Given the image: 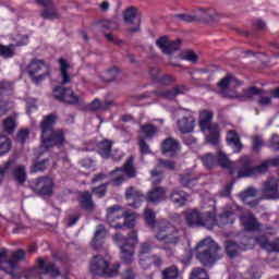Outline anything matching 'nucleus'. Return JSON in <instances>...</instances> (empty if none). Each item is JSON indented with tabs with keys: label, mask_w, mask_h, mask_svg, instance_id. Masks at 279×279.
<instances>
[{
	"label": "nucleus",
	"mask_w": 279,
	"mask_h": 279,
	"mask_svg": "<svg viewBox=\"0 0 279 279\" xmlns=\"http://www.w3.org/2000/svg\"><path fill=\"white\" fill-rule=\"evenodd\" d=\"M3 130L8 134H12L16 130V117L11 116L3 121Z\"/></svg>",
	"instance_id": "43"
},
{
	"label": "nucleus",
	"mask_w": 279,
	"mask_h": 279,
	"mask_svg": "<svg viewBox=\"0 0 279 279\" xmlns=\"http://www.w3.org/2000/svg\"><path fill=\"white\" fill-rule=\"evenodd\" d=\"M147 202L150 204H158L167 199V190L165 187H155L147 195Z\"/></svg>",
	"instance_id": "29"
},
{
	"label": "nucleus",
	"mask_w": 279,
	"mask_h": 279,
	"mask_svg": "<svg viewBox=\"0 0 279 279\" xmlns=\"http://www.w3.org/2000/svg\"><path fill=\"white\" fill-rule=\"evenodd\" d=\"M240 221L246 232H263L264 234H274L271 229H263V225L258 222L256 217L247 213L240 217Z\"/></svg>",
	"instance_id": "13"
},
{
	"label": "nucleus",
	"mask_w": 279,
	"mask_h": 279,
	"mask_svg": "<svg viewBox=\"0 0 279 279\" xmlns=\"http://www.w3.org/2000/svg\"><path fill=\"white\" fill-rule=\"evenodd\" d=\"M158 133V129L151 124L142 125L140 128V138H154Z\"/></svg>",
	"instance_id": "37"
},
{
	"label": "nucleus",
	"mask_w": 279,
	"mask_h": 279,
	"mask_svg": "<svg viewBox=\"0 0 279 279\" xmlns=\"http://www.w3.org/2000/svg\"><path fill=\"white\" fill-rule=\"evenodd\" d=\"M109 265L110 257L108 255H96L92 258L89 269L95 276H117V274H119V268L121 267V265L116 264L112 268H109Z\"/></svg>",
	"instance_id": "8"
},
{
	"label": "nucleus",
	"mask_w": 279,
	"mask_h": 279,
	"mask_svg": "<svg viewBox=\"0 0 279 279\" xmlns=\"http://www.w3.org/2000/svg\"><path fill=\"white\" fill-rule=\"evenodd\" d=\"M247 239H244L241 244H236L234 241H227L225 243L226 252L230 258H234L239 254V252H245L246 250H252L254 247V243H256L255 240H250V244H246L245 242Z\"/></svg>",
	"instance_id": "16"
},
{
	"label": "nucleus",
	"mask_w": 279,
	"mask_h": 279,
	"mask_svg": "<svg viewBox=\"0 0 279 279\" xmlns=\"http://www.w3.org/2000/svg\"><path fill=\"white\" fill-rule=\"evenodd\" d=\"M113 241L120 247L121 258L126 264L134 260V245L138 243V233L131 231L129 238H123L121 233L113 235Z\"/></svg>",
	"instance_id": "5"
},
{
	"label": "nucleus",
	"mask_w": 279,
	"mask_h": 279,
	"mask_svg": "<svg viewBox=\"0 0 279 279\" xmlns=\"http://www.w3.org/2000/svg\"><path fill=\"white\" fill-rule=\"evenodd\" d=\"M102 29L114 32V29H119V24H117L114 21H106L102 23Z\"/></svg>",
	"instance_id": "59"
},
{
	"label": "nucleus",
	"mask_w": 279,
	"mask_h": 279,
	"mask_svg": "<svg viewBox=\"0 0 279 279\" xmlns=\"http://www.w3.org/2000/svg\"><path fill=\"white\" fill-rule=\"evenodd\" d=\"M112 106V101L107 100V101H99V99H95L90 105H89V110H108Z\"/></svg>",
	"instance_id": "44"
},
{
	"label": "nucleus",
	"mask_w": 279,
	"mask_h": 279,
	"mask_svg": "<svg viewBox=\"0 0 279 279\" xmlns=\"http://www.w3.org/2000/svg\"><path fill=\"white\" fill-rule=\"evenodd\" d=\"M197 180H199V178H197V175L193 174V172L190 173H185L183 174L179 182L182 186H185L187 189H193V186H195V184H197Z\"/></svg>",
	"instance_id": "34"
},
{
	"label": "nucleus",
	"mask_w": 279,
	"mask_h": 279,
	"mask_svg": "<svg viewBox=\"0 0 279 279\" xmlns=\"http://www.w3.org/2000/svg\"><path fill=\"white\" fill-rule=\"evenodd\" d=\"M175 169H177L175 162L170 161V160L159 159L157 162V166L151 171L153 184H159V182L162 180L161 175L165 170L175 171Z\"/></svg>",
	"instance_id": "17"
},
{
	"label": "nucleus",
	"mask_w": 279,
	"mask_h": 279,
	"mask_svg": "<svg viewBox=\"0 0 279 279\" xmlns=\"http://www.w3.org/2000/svg\"><path fill=\"white\" fill-rule=\"evenodd\" d=\"M205 169H213L217 165V158L211 153H207L201 157Z\"/></svg>",
	"instance_id": "40"
},
{
	"label": "nucleus",
	"mask_w": 279,
	"mask_h": 279,
	"mask_svg": "<svg viewBox=\"0 0 279 279\" xmlns=\"http://www.w3.org/2000/svg\"><path fill=\"white\" fill-rule=\"evenodd\" d=\"M244 279H260V272L256 268H252L244 275Z\"/></svg>",
	"instance_id": "62"
},
{
	"label": "nucleus",
	"mask_w": 279,
	"mask_h": 279,
	"mask_svg": "<svg viewBox=\"0 0 279 279\" xmlns=\"http://www.w3.org/2000/svg\"><path fill=\"white\" fill-rule=\"evenodd\" d=\"M60 63V71H61V84H71V75H69V73H66V71H69V63H66V60L64 59H60L59 60Z\"/></svg>",
	"instance_id": "38"
},
{
	"label": "nucleus",
	"mask_w": 279,
	"mask_h": 279,
	"mask_svg": "<svg viewBox=\"0 0 279 279\" xmlns=\"http://www.w3.org/2000/svg\"><path fill=\"white\" fill-rule=\"evenodd\" d=\"M58 117L56 114H49L44 118L40 128H41V145L45 149L49 147H60L64 145V131H53V125H56Z\"/></svg>",
	"instance_id": "3"
},
{
	"label": "nucleus",
	"mask_w": 279,
	"mask_h": 279,
	"mask_svg": "<svg viewBox=\"0 0 279 279\" xmlns=\"http://www.w3.org/2000/svg\"><path fill=\"white\" fill-rule=\"evenodd\" d=\"M182 60H186L187 62H197V60H199V57L197 56V53H195V51L187 50L182 56Z\"/></svg>",
	"instance_id": "53"
},
{
	"label": "nucleus",
	"mask_w": 279,
	"mask_h": 279,
	"mask_svg": "<svg viewBox=\"0 0 279 279\" xmlns=\"http://www.w3.org/2000/svg\"><path fill=\"white\" fill-rule=\"evenodd\" d=\"M12 149V143L5 135H0V156H5Z\"/></svg>",
	"instance_id": "42"
},
{
	"label": "nucleus",
	"mask_w": 279,
	"mask_h": 279,
	"mask_svg": "<svg viewBox=\"0 0 279 279\" xmlns=\"http://www.w3.org/2000/svg\"><path fill=\"white\" fill-rule=\"evenodd\" d=\"M112 151V141L105 140L98 143V154L101 158H110Z\"/></svg>",
	"instance_id": "35"
},
{
	"label": "nucleus",
	"mask_w": 279,
	"mask_h": 279,
	"mask_svg": "<svg viewBox=\"0 0 279 279\" xmlns=\"http://www.w3.org/2000/svg\"><path fill=\"white\" fill-rule=\"evenodd\" d=\"M181 40L170 41L169 37L161 36L156 40L157 47L162 51V53H173V51H178L180 49Z\"/></svg>",
	"instance_id": "21"
},
{
	"label": "nucleus",
	"mask_w": 279,
	"mask_h": 279,
	"mask_svg": "<svg viewBox=\"0 0 279 279\" xmlns=\"http://www.w3.org/2000/svg\"><path fill=\"white\" fill-rule=\"evenodd\" d=\"M119 76V69L112 68L110 70H107L102 75L104 82H114L117 77Z\"/></svg>",
	"instance_id": "46"
},
{
	"label": "nucleus",
	"mask_w": 279,
	"mask_h": 279,
	"mask_svg": "<svg viewBox=\"0 0 279 279\" xmlns=\"http://www.w3.org/2000/svg\"><path fill=\"white\" fill-rule=\"evenodd\" d=\"M220 251L219 244L213 238H205L195 246L196 258L205 267H210V265H215L217 260L221 259Z\"/></svg>",
	"instance_id": "4"
},
{
	"label": "nucleus",
	"mask_w": 279,
	"mask_h": 279,
	"mask_svg": "<svg viewBox=\"0 0 279 279\" xmlns=\"http://www.w3.org/2000/svg\"><path fill=\"white\" fill-rule=\"evenodd\" d=\"M265 145V141H263L262 136L255 135L253 137V150L254 151H260L263 146Z\"/></svg>",
	"instance_id": "55"
},
{
	"label": "nucleus",
	"mask_w": 279,
	"mask_h": 279,
	"mask_svg": "<svg viewBox=\"0 0 279 279\" xmlns=\"http://www.w3.org/2000/svg\"><path fill=\"white\" fill-rule=\"evenodd\" d=\"M185 90H186V87L177 86L173 88V90L158 92V95L159 97H163V99H175L178 95L184 94Z\"/></svg>",
	"instance_id": "36"
},
{
	"label": "nucleus",
	"mask_w": 279,
	"mask_h": 279,
	"mask_svg": "<svg viewBox=\"0 0 279 279\" xmlns=\"http://www.w3.org/2000/svg\"><path fill=\"white\" fill-rule=\"evenodd\" d=\"M258 104L259 106H262V108H266V106H271V98L267 96H260L258 99Z\"/></svg>",
	"instance_id": "64"
},
{
	"label": "nucleus",
	"mask_w": 279,
	"mask_h": 279,
	"mask_svg": "<svg viewBox=\"0 0 279 279\" xmlns=\"http://www.w3.org/2000/svg\"><path fill=\"white\" fill-rule=\"evenodd\" d=\"M7 256H8V250L2 248L0 251V265H2V263H5V265H9L11 269H14L16 268L17 263L25 258V251L17 250L13 252V255H12L13 259H10L8 262H5Z\"/></svg>",
	"instance_id": "24"
},
{
	"label": "nucleus",
	"mask_w": 279,
	"mask_h": 279,
	"mask_svg": "<svg viewBox=\"0 0 279 279\" xmlns=\"http://www.w3.org/2000/svg\"><path fill=\"white\" fill-rule=\"evenodd\" d=\"M268 147L274 151H279V135L274 134L269 141Z\"/></svg>",
	"instance_id": "57"
},
{
	"label": "nucleus",
	"mask_w": 279,
	"mask_h": 279,
	"mask_svg": "<svg viewBox=\"0 0 279 279\" xmlns=\"http://www.w3.org/2000/svg\"><path fill=\"white\" fill-rule=\"evenodd\" d=\"M80 206L85 210H93V196L88 192H83L80 194Z\"/></svg>",
	"instance_id": "39"
},
{
	"label": "nucleus",
	"mask_w": 279,
	"mask_h": 279,
	"mask_svg": "<svg viewBox=\"0 0 279 279\" xmlns=\"http://www.w3.org/2000/svg\"><path fill=\"white\" fill-rule=\"evenodd\" d=\"M190 279H208V272L203 268H196L191 272Z\"/></svg>",
	"instance_id": "51"
},
{
	"label": "nucleus",
	"mask_w": 279,
	"mask_h": 279,
	"mask_svg": "<svg viewBox=\"0 0 279 279\" xmlns=\"http://www.w3.org/2000/svg\"><path fill=\"white\" fill-rule=\"evenodd\" d=\"M47 167H49V160L44 159L43 161L36 162L31 171L32 173H38V171H45V169H47Z\"/></svg>",
	"instance_id": "52"
},
{
	"label": "nucleus",
	"mask_w": 279,
	"mask_h": 279,
	"mask_svg": "<svg viewBox=\"0 0 279 279\" xmlns=\"http://www.w3.org/2000/svg\"><path fill=\"white\" fill-rule=\"evenodd\" d=\"M150 250H151V244L149 242H145L144 244H142V248L140 252V263L144 268H145V265L143 264V256H145V254H149Z\"/></svg>",
	"instance_id": "54"
},
{
	"label": "nucleus",
	"mask_w": 279,
	"mask_h": 279,
	"mask_svg": "<svg viewBox=\"0 0 279 279\" xmlns=\"http://www.w3.org/2000/svg\"><path fill=\"white\" fill-rule=\"evenodd\" d=\"M241 213V207L232 203L223 208L222 214L215 216V201H209V210L199 211V209H189L184 213L186 222L192 228H207L213 230L215 226L226 228L236 221V215Z\"/></svg>",
	"instance_id": "1"
},
{
	"label": "nucleus",
	"mask_w": 279,
	"mask_h": 279,
	"mask_svg": "<svg viewBox=\"0 0 279 279\" xmlns=\"http://www.w3.org/2000/svg\"><path fill=\"white\" fill-rule=\"evenodd\" d=\"M27 72L34 84H40L49 77V66L41 60H33L27 66Z\"/></svg>",
	"instance_id": "10"
},
{
	"label": "nucleus",
	"mask_w": 279,
	"mask_h": 279,
	"mask_svg": "<svg viewBox=\"0 0 279 279\" xmlns=\"http://www.w3.org/2000/svg\"><path fill=\"white\" fill-rule=\"evenodd\" d=\"M208 11L206 10H201L197 12L196 15H191V14H179L178 19L180 21H184L185 23H193L194 21H208Z\"/></svg>",
	"instance_id": "32"
},
{
	"label": "nucleus",
	"mask_w": 279,
	"mask_h": 279,
	"mask_svg": "<svg viewBox=\"0 0 279 279\" xmlns=\"http://www.w3.org/2000/svg\"><path fill=\"white\" fill-rule=\"evenodd\" d=\"M52 95L59 101H64V104H80V97L72 89H66L62 86L56 87Z\"/></svg>",
	"instance_id": "19"
},
{
	"label": "nucleus",
	"mask_w": 279,
	"mask_h": 279,
	"mask_svg": "<svg viewBox=\"0 0 279 279\" xmlns=\"http://www.w3.org/2000/svg\"><path fill=\"white\" fill-rule=\"evenodd\" d=\"M263 92L256 87H250L248 89L244 90V97L247 99H252L255 95H262Z\"/></svg>",
	"instance_id": "58"
},
{
	"label": "nucleus",
	"mask_w": 279,
	"mask_h": 279,
	"mask_svg": "<svg viewBox=\"0 0 279 279\" xmlns=\"http://www.w3.org/2000/svg\"><path fill=\"white\" fill-rule=\"evenodd\" d=\"M12 165H14V161L9 160L3 166H0V184H1V182H3V177L5 175V173H8V171H10V169H12Z\"/></svg>",
	"instance_id": "56"
},
{
	"label": "nucleus",
	"mask_w": 279,
	"mask_h": 279,
	"mask_svg": "<svg viewBox=\"0 0 279 279\" xmlns=\"http://www.w3.org/2000/svg\"><path fill=\"white\" fill-rule=\"evenodd\" d=\"M218 165L222 167L223 169H228L229 173L234 178H239V161H230V158H228V155L223 153L222 150H218L217 153V160Z\"/></svg>",
	"instance_id": "20"
},
{
	"label": "nucleus",
	"mask_w": 279,
	"mask_h": 279,
	"mask_svg": "<svg viewBox=\"0 0 279 279\" xmlns=\"http://www.w3.org/2000/svg\"><path fill=\"white\" fill-rule=\"evenodd\" d=\"M27 138H29V130L24 129V130L19 131L17 141L20 143H25V141H27Z\"/></svg>",
	"instance_id": "61"
},
{
	"label": "nucleus",
	"mask_w": 279,
	"mask_h": 279,
	"mask_svg": "<svg viewBox=\"0 0 279 279\" xmlns=\"http://www.w3.org/2000/svg\"><path fill=\"white\" fill-rule=\"evenodd\" d=\"M178 267L170 266L162 271V279H178Z\"/></svg>",
	"instance_id": "47"
},
{
	"label": "nucleus",
	"mask_w": 279,
	"mask_h": 279,
	"mask_svg": "<svg viewBox=\"0 0 279 279\" xmlns=\"http://www.w3.org/2000/svg\"><path fill=\"white\" fill-rule=\"evenodd\" d=\"M144 219L146 223L150 226V228L156 227V213H154V210H151L149 207L145 208Z\"/></svg>",
	"instance_id": "45"
},
{
	"label": "nucleus",
	"mask_w": 279,
	"mask_h": 279,
	"mask_svg": "<svg viewBox=\"0 0 279 279\" xmlns=\"http://www.w3.org/2000/svg\"><path fill=\"white\" fill-rule=\"evenodd\" d=\"M38 5L44 8L41 16L44 19H56L58 16V12L56 11V5L51 0H35Z\"/></svg>",
	"instance_id": "27"
},
{
	"label": "nucleus",
	"mask_w": 279,
	"mask_h": 279,
	"mask_svg": "<svg viewBox=\"0 0 279 279\" xmlns=\"http://www.w3.org/2000/svg\"><path fill=\"white\" fill-rule=\"evenodd\" d=\"M120 226H122V228H134V226H136V214H124V222Z\"/></svg>",
	"instance_id": "48"
},
{
	"label": "nucleus",
	"mask_w": 279,
	"mask_h": 279,
	"mask_svg": "<svg viewBox=\"0 0 279 279\" xmlns=\"http://www.w3.org/2000/svg\"><path fill=\"white\" fill-rule=\"evenodd\" d=\"M230 84H239V81L229 74L218 83V86L221 88V90H226Z\"/></svg>",
	"instance_id": "49"
},
{
	"label": "nucleus",
	"mask_w": 279,
	"mask_h": 279,
	"mask_svg": "<svg viewBox=\"0 0 279 279\" xmlns=\"http://www.w3.org/2000/svg\"><path fill=\"white\" fill-rule=\"evenodd\" d=\"M195 113L191 110H185L182 118L177 121V128L181 134H191L195 131Z\"/></svg>",
	"instance_id": "14"
},
{
	"label": "nucleus",
	"mask_w": 279,
	"mask_h": 279,
	"mask_svg": "<svg viewBox=\"0 0 279 279\" xmlns=\"http://www.w3.org/2000/svg\"><path fill=\"white\" fill-rule=\"evenodd\" d=\"M262 199H279V179L275 177L268 178L262 184Z\"/></svg>",
	"instance_id": "12"
},
{
	"label": "nucleus",
	"mask_w": 279,
	"mask_h": 279,
	"mask_svg": "<svg viewBox=\"0 0 279 279\" xmlns=\"http://www.w3.org/2000/svg\"><path fill=\"white\" fill-rule=\"evenodd\" d=\"M155 239L162 243L161 250L168 256H173L175 248L171 247V245H178L182 241V232L169 222H160L155 233Z\"/></svg>",
	"instance_id": "2"
},
{
	"label": "nucleus",
	"mask_w": 279,
	"mask_h": 279,
	"mask_svg": "<svg viewBox=\"0 0 279 279\" xmlns=\"http://www.w3.org/2000/svg\"><path fill=\"white\" fill-rule=\"evenodd\" d=\"M227 143L230 147L233 148L235 154H239L243 149V144H241V140L239 138V134L234 131H229L227 133Z\"/></svg>",
	"instance_id": "33"
},
{
	"label": "nucleus",
	"mask_w": 279,
	"mask_h": 279,
	"mask_svg": "<svg viewBox=\"0 0 279 279\" xmlns=\"http://www.w3.org/2000/svg\"><path fill=\"white\" fill-rule=\"evenodd\" d=\"M255 243H258L266 252H279V239H276L272 243L267 240V236L262 235L255 239Z\"/></svg>",
	"instance_id": "30"
},
{
	"label": "nucleus",
	"mask_w": 279,
	"mask_h": 279,
	"mask_svg": "<svg viewBox=\"0 0 279 279\" xmlns=\"http://www.w3.org/2000/svg\"><path fill=\"white\" fill-rule=\"evenodd\" d=\"M125 197L126 199H131L133 203H130V206L132 208H141L143 202H145V195L141 190L130 186L125 191Z\"/></svg>",
	"instance_id": "22"
},
{
	"label": "nucleus",
	"mask_w": 279,
	"mask_h": 279,
	"mask_svg": "<svg viewBox=\"0 0 279 279\" xmlns=\"http://www.w3.org/2000/svg\"><path fill=\"white\" fill-rule=\"evenodd\" d=\"M94 195H96L97 197H104V195H106V184H102L98 187H95L93 190Z\"/></svg>",
	"instance_id": "63"
},
{
	"label": "nucleus",
	"mask_w": 279,
	"mask_h": 279,
	"mask_svg": "<svg viewBox=\"0 0 279 279\" xmlns=\"http://www.w3.org/2000/svg\"><path fill=\"white\" fill-rule=\"evenodd\" d=\"M123 21L129 25L130 32H138L141 29V13L138 9L130 7L122 13Z\"/></svg>",
	"instance_id": "15"
},
{
	"label": "nucleus",
	"mask_w": 279,
	"mask_h": 279,
	"mask_svg": "<svg viewBox=\"0 0 279 279\" xmlns=\"http://www.w3.org/2000/svg\"><path fill=\"white\" fill-rule=\"evenodd\" d=\"M256 195H258V190L254 186H248L240 193V199L243 204H246L251 208H255V206H258V199H250L254 198Z\"/></svg>",
	"instance_id": "25"
},
{
	"label": "nucleus",
	"mask_w": 279,
	"mask_h": 279,
	"mask_svg": "<svg viewBox=\"0 0 279 279\" xmlns=\"http://www.w3.org/2000/svg\"><path fill=\"white\" fill-rule=\"evenodd\" d=\"M106 236H108V231L106 230V227H104V225H99L98 227H96V232L92 241L93 247H95V250L101 247Z\"/></svg>",
	"instance_id": "31"
},
{
	"label": "nucleus",
	"mask_w": 279,
	"mask_h": 279,
	"mask_svg": "<svg viewBox=\"0 0 279 279\" xmlns=\"http://www.w3.org/2000/svg\"><path fill=\"white\" fill-rule=\"evenodd\" d=\"M170 199L177 208H182L189 202V194L180 189H174L170 195Z\"/></svg>",
	"instance_id": "28"
},
{
	"label": "nucleus",
	"mask_w": 279,
	"mask_h": 279,
	"mask_svg": "<svg viewBox=\"0 0 279 279\" xmlns=\"http://www.w3.org/2000/svg\"><path fill=\"white\" fill-rule=\"evenodd\" d=\"M37 265L41 274H48L51 278H58V276H60V270L56 268V265L47 263V259H44L43 257L37 259Z\"/></svg>",
	"instance_id": "26"
},
{
	"label": "nucleus",
	"mask_w": 279,
	"mask_h": 279,
	"mask_svg": "<svg viewBox=\"0 0 279 279\" xmlns=\"http://www.w3.org/2000/svg\"><path fill=\"white\" fill-rule=\"evenodd\" d=\"M12 175L15 182H17L19 184H23V182L27 180V174L25 173V167L23 166H19L17 168H15Z\"/></svg>",
	"instance_id": "41"
},
{
	"label": "nucleus",
	"mask_w": 279,
	"mask_h": 279,
	"mask_svg": "<svg viewBox=\"0 0 279 279\" xmlns=\"http://www.w3.org/2000/svg\"><path fill=\"white\" fill-rule=\"evenodd\" d=\"M33 191L38 193V195H53V190L56 189V182H53L52 178L41 177L36 179L31 184Z\"/></svg>",
	"instance_id": "11"
},
{
	"label": "nucleus",
	"mask_w": 279,
	"mask_h": 279,
	"mask_svg": "<svg viewBox=\"0 0 279 279\" xmlns=\"http://www.w3.org/2000/svg\"><path fill=\"white\" fill-rule=\"evenodd\" d=\"M161 151L165 156L174 158V156H178L181 151L180 143H178L175 138L169 137L161 143Z\"/></svg>",
	"instance_id": "23"
},
{
	"label": "nucleus",
	"mask_w": 279,
	"mask_h": 279,
	"mask_svg": "<svg viewBox=\"0 0 279 279\" xmlns=\"http://www.w3.org/2000/svg\"><path fill=\"white\" fill-rule=\"evenodd\" d=\"M140 151L142 154H151V149H149V145L143 137H140Z\"/></svg>",
	"instance_id": "60"
},
{
	"label": "nucleus",
	"mask_w": 279,
	"mask_h": 279,
	"mask_svg": "<svg viewBox=\"0 0 279 279\" xmlns=\"http://www.w3.org/2000/svg\"><path fill=\"white\" fill-rule=\"evenodd\" d=\"M0 56H2L3 58H12V56H14V45H0Z\"/></svg>",
	"instance_id": "50"
},
{
	"label": "nucleus",
	"mask_w": 279,
	"mask_h": 279,
	"mask_svg": "<svg viewBox=\"0 0 279 279\" xmlns=\"http://www.w3.org/2000/svg\"><path fill=\"white\" fill-rule=\"evenodd\" d=\"M269 167H271L269 159L254 167L250 157H241L238 165V178H254V175H263L269 171Z\"/></svg>",
	"instance_id": "7"
},
{
	"label": "nucleus",
	"mask_w": 279,
	"mask_h": 279,
	"mask_svg": "<svg viewBox=\"0 0 279 279\" xmlns=\"http://www.w3.org/2000/svg\"><path fill=\"white\" fill-rule=\"evenodd\" d=\"M123 217H125V210L119 205H114L107 209V221L109 226L116 230H121V228H123L121 223L117 222L119 219H123Z\"/></svg>",
	"instance_id": "18"
},
{
	"label": "nucleus",
	"mask_w": 279,
	"mask_h": 279,
	"mask_svg": "<svg viewBox=\"0 0 279 279\" xmlns=\"http://www.w3.org/2000/svg\"><path fill=\"white\" fill-rule=\"evenodd\" d=\"M213 111L203 110L199 113V128L205 134V140L210 145H219V125L211 123Z\"/></svg>",
	"instance_id": "6"
},
{
	"label": "nucleus",
	"mask_w": 279,
	"mask_h": 279,
	"mask_svg": "<svg viewBox=\"0 0 279 279\" xmlns=\"http://www.w3.org/2000/svg\"><path fill=\"white\" fill-rule=\"evenodd\" d=\"M111 175L113 178L111 181L113 186H121L125 178H135L136 169H134V157H130L124 163V168L114 170Z\"/></svg>",
	"instance_id": "9"
}]
</instances>
